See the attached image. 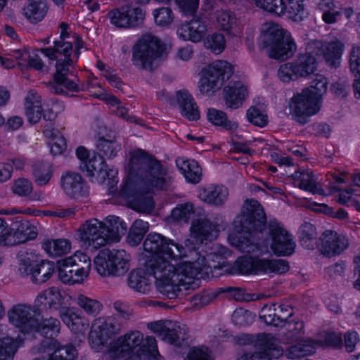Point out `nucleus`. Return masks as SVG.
<instances>
[{
    "instance_id": "1",
    "label": "nucleus",
    "mask_w": 360,
    "mask_h": 360,
    "mask_svg": "<svg viewBox=\"0 0 360 360\" xmlns=\"http://www.w3.org/2000/svg\"><path fill=\"white\" fill-rule=\"evenodd\" d=\"M143 248L145 251L153 254L146 264V273L156 279V287L161 294L169 299H174L183 290L199 288L198 276L206 264L204 257L176 266L171 261L186 257L185 248L157 233L147 236Z\"/></svg>"
},
{
    "instance_id": "2",
    "label": "nucleus",
    "mask_w": 360,
    "mask_h": 360,
    "mask_svg": "<svg viewBox=\"0 0 360 360\" xmlns=\"http://www.w3.org/2000/svg\"><path fill=\"white\" fill-rule=\"evenodd\" d=\"M129 176L122 192L139 212L154 208L153 198L148 193L153 188L167 190L170 178L167 169L153 155L136 148L129 153Z\"/></svg>"
},
{
    "instance_id": "3",
    "label": "nucleus",
    "mask_w": 360,
    "mask_h": 360,
    "mask_svg": "<svg viewBox=\"0 0 360 360\" xmlns=\"http://www.w3.org/2000/svg\"><path fill=\"white\" fill-rule=\"evenodd\" d=\"M39 51L51 60H56V72L53 74V81L47 84L50 91L56 94L74 96L75 93L81 91L78 79L69 77L72 75L74 68L73 59L71 58L73 52L72 42L64 39L54 41L53 47L41 48Z\"/></svg>"
},
{
    "instance_id": "4",
    "label": "nucleus",
    "mask_w": 360,
    "mask_h": 360,
    "mask_svg": "<svg viewBox=\"0 0 360 360\" xmlns=\"http://www.w3.org/2000/svg\"><path fill=\"white\" fill-rule=\"evenodd\" d=\"M260 41L261 48L266 50L270 58L276 60H287L296 50V44L291 37L286 34L278 25H266Z\"/></svg>"
},
{
    "instance_id": "5",
    "label": "nucleus",
    "mask_w": 360,
    "mask_h": 360,
    "mask_svg": "<svg viewBox=\"0 0 360 360\" xmlns=\"http://www.w3.org/2000/svg\"><path fill=\"white\" fill-rule=\"evenodd\" d=\"M143 335L138 330L132 331L112 341L107 352L110 360H144L145 350L141 347Z\"/></svg>"
},
{
    "instance_id": "6",
    "label": "nucleus",
    "mask_w": 360,
    "mask_h": 360,
    "mask_svg": "<svg viewBox=\"0 0 360 360\" xmlns=\"http://www.w3.org/2000/svg\"><path fill=\"white\" fill-rule=\"evenodd\" d=\"M124 323L119 316H106L95 319L89 335V344L96 352L108 349V340L122 330Z\"/></svg>"
},
{
    "instance_id": "7",
    "label": "nucleus",
    "mask_w": 360,
    "mask_h": 360,
    "mask_svg": "<svg viewBox=\"0 0 360 360\" xmlns=\"http://www.w3.org/2000/svg\"><path fill=\"white\" fill-rule=\"evenodd\" d=\"M130 255L124 250L103 249L94 258L95 269L103 277H119L129 269Z\"/></svg>"
},
{
    "instance_id": "8",
    "label": "nucleus",
    "mask_w": 360,
    "mask_h": 360,
    "mask_svg": "<svg viewBox=\"0 0 360 360\" xmlns=\"http://www.w3.org/2000/svg\"><path fill=\"white\" fill-rule=\"evenodd\" d=\"M164 44L151 34L143 36L134 48L132 62L139 69L152 70L155 59L162 55Z\"/></svg>"
},
{
    "instance_id": "9",
    "label": "nucleus",
    "mask_w": 360,
    "mask_h": 360,
    "mask_svg": "<svg viewBox=\"0 0 360 360\" xmlns=\"http://www.w3.org/2000/svg\"><path fill=\"white\" fill-rule=\"evenodd\" d=\"M236 269L242 274H276L287 272L289 265L282 259H260L244 256L236 262Z\"/></svg>"
},
{
    "instance_id": "10",
    "label": "nucleus",
    "mask_w": 360,
    "mask_h": 360,
    "mask_svg": "<svg viewBox=\"0 0 360 360\" xmlns=\"http://www.w3.org/2000/svg\"><path fill=\"white\" fill-rule=\"evenodd\" d=\"M321 102L313 96L309 91L294 95L290 102V115L292 119L300 124L308 122L309 117L316 114L321 109Z\"/></svg>"
},
{
    "instance_id": "11",
    "label": "nucleus",
    "mask_w": 360,
    "mask_h": 360,
    "mask_svg": "<svg viewBox=\"0 0 360 360\" xmlns=\"http://www.w3.org/2000/svg\"><path fill=\"white\" fill-rule=\"evenodd\" d=\"M316 68V60L314 55L307 51L305 53L300 54L292 62L281 65L278 70V76L282 82L288 83L312 74Z\"/></svg>"
},
{
    "instance_id": "12",
    "label": "nucleus",
    "mask_w": 360,
    "mask_h": 360,
    "mask_svg": "<svg viewBox=\"0 0 360 360\" xmlns=\"http://www.w3.org/2000/svg\"><path fill=\"white\" fill-rule=\"evenodd\" d=\"M266 214L264 209L258 201L255 200H246L242 214L236 221L239 224L240 231L247 233L249 236L260 233L266 225Z\"/></svg>"
},
{
    "instance_id": "13",
    "label": "nucleus",
    "mask_w": 360,
    "mask_h": 360,
    "mask_svg": "<svg viewBox=\"0 0 360 360\" xmlns=\"http://www.w3.org/2000/svg\"><path fill=\"white\" fill-rule=\"evenodd\" d=\"M149 328L165 342L175 347H182L186 345L188 338V328L179 322L165 320L150 323Z\"/></svg>"
},
{
    "instance_id": "14",
    "label": "nucleus",
    "mask_w": 360,
    "mask_h": 360,
    "mask_svg": "<svg viewBox=\"0 0 360 360\" xmlns=\"http://www.w3.org/2000/svg\"><path fill=\"white\" fill-rule=\"evenodd\" d=\"M255 347V352L244 353L236 360H271L283 354L279 340L271 334L259 335Z\"/></svg>"
},
{
    "instance_id": "15",
    "label": "nucleus",
    "mask_w": 360,
    "mask_h": 360,
    "mask_svg": "<svg viewBox=\"0 0 360 360\" xmlns=\"http://www.w3.org/2000/svg\"><path fill=\"white\" fill-rule=\"evenodd\" d=\"M39 311L25 304L14 305L8 311L9 322L22 333H30L38 326Z\"/></svg>"
},
{
    "instance_id": "16",
    "label": "nucleus",
    "mask_w": 360,
    "mask_h": 360,
    "mask_svg": "<svg viewBox=\"0 0 360 360\" xmlns=\"http://www.w3.org/2000/svg\"><path fill=\"white\" fill-rule=\"evenodd\" d=\"M344 44L335 39L330 41L314 40L308 43L306 51L315 57H321L326 63L333 68L340 65Z\"/></svg>"
},
{
    "instance_id": "17",
    "label": "nucleus",
    "mask_w": 360,
    "mask_h": 360,
    "mask_svg": "<svg viewBox=\"0 0 360 360\" xmlns=\"http://www.w3.org/2000/svg\"><path fill=\"white\" fill-rule=\"evenodd\" d=\"M79 238L86 248L98 249L110 242L103 222L97 219L85 221L79 228Z\"/></svg>"
},
{
    "instance_id": "18",
    "label": "nucleus",
    "mask_w": 360,
    "mask_h": 360,
    "mask_svg": "<svg viewBox=\"0 0 360 360\" xmlns=\"http://www.w3.org/2000/svg\"><path fill=\"white\" fill-rule=\"evenodd\" d=\"M37 229L29 221L18 217L12 227L0 237V245H15L33 240L37 236Z\"/></svg>"
},
{
    "instance_id": "19",
    "label": "nucleus",
    "mask_w": 360,
    "mask_h": 360,
    "mask_svg": "<svg viewBox=\"0 0 360 360\" xmlns=\"http://www.w3.org/2000/svg\"><path fill=\"white\" fill-rule=\"evenodd\" d=\"M269 233L271 238V248L277 255H290L295 248L292 236L278 221L274 219L269 222Z\"/></svg>"
},
{
    "instance_id": "20",
    "label": "nucleus",
    "mask_w": 360,
    "mask_h": 360,
    "mask_svg": "<svg viewBox=\"0 0 360 360\" xmlns=\"http://www.w3.org/2000/svg\"><path fill=\"white\" fill-rule=\"evenodd\" d=\"M319 239L321 252L328 257L340 255L349 245V240L346 236L338 234L333 230L323 231Z\"/></svg>"
},
{
    "instance_id": "21",
    "label": "nucleus",
    "mask_w": 360,
    "mask_h": 360,
    "mask_svg": "<svg viewBox=\"0 0 360 360\" xmlns=\"http://www.w3.org/2000/svg\"><path fill=\"white\" fill-rule=\"evenodd\" d=\"M61 186L71 198L81 199L89 194V186L82 176L74 172H67L61 176Z\"/></svg>"
},
{
    "instance_id": "22",
    "label": "nucleus",
    "mask_w": 360,
    "mask_h": 360,
    "mask_svg": "<svg viewBox=\"0 0 360 360\" xmlns=\"http://www.w3.org/2000/svg\"><path fill=\"white\" fill-rule=\"evenodd\" d=\"M218 225L209 219L203 218L193 221L191 226V236L198 243H202L206 240H212L217 237Z\"/></svg>"
},
{
    "instance_id": "23",
    "label": "nucleus",
    "mask_w": 360,
    "mask_h": 360,
    "mask_svg": "<svg viewBox=\"0 0 360 360\" xmlns=\"http://www.w3.org/2000/svg\"><path fill=\"white\" fill-rule=\"evenodd\" d=\"M207 31L205 24L198 18H194L182 23L177 29L176 33L179 38L185 41L199 42Z\"/></svg>"
},
{
    "instance_id": "24",
    "label": "nucleus",
    "mask_w": 360,
    "mask_h": 360,
    "mask_svg": "<svg viewBox=\"0 0 360 360\" xmlns=\"http://www.w3.org/2000/svg\"><path fill=\"white\" fill-rule=\"evenodd\" d=\"M63 292L57 287H51L41 292L37 297L34 304L39 310L40 307L57 310L63 304L64 296Z\"/></svg>"
},
{
    "instance_id": "25",
    "label": "nucleus",
    "mask_w": 360,
    "mask_h": 360,
    "mask_svg": "<svg viewBox=\"0 0 360 360\" xmlns=\"http://www.w3.org/2000/svg\"><path fill=\"white\" fill-rule=\"evenodd\" d=\"M224 91L226 105L233 109L239 108L248 96L246 86L240 81L230 82Z\"/></svg>"
},
{
    "instance_id": "26",
    "label": "nucleus",
    "mask_w": 360,
    "mask_h": 360,
    "mask_svg": "<svg viewBox=\"0 0 360 360\" xmlns=\"http://www.w3.org/2000/svg\"><path fill=\"white\" fill-rule=\"evenodd\" d=\"M233 74V68L224 60H217L203 70V77L211 81H219L221 86L225 80H228Z\"/></svg>"
},
{
    "instance_id": "27",
    "label": "nucleus",
    "mask_w": 360,
    "mask_h": 360,
    "mask_svg": "<svg viewBox=\"0 0 360 360\" xmlns=\"http://www.w3.org/2000/svg\"><path fill=\"white\" fill-rule=\"evenodd\" d=\"M199 197L203 202L219 207L227 200L229 190L223 185H210L200 191Z\"/></svg>"
},
{
    "instance_id": "28",
    "label": "nucleus",
    "mask_w": 360,
    "mask_h": 360,
    "mask_svg": "<svg viewBox=\"0 0 360 360\" xmlns=\"http://www.w3.org/2000/svg\"><path fill=\"white\" fill-rule=\"evenodd\" d=\"M181 115L190 121L200 118V111L192 96L187 91H179L176 94Z\"/></svg>"
},
{
    "instance_id": "29",
    "label": "nucleus",
    "mask_w": 360,
    "mask_h": 360,
    "mask_svg": "<svg viewBox=\"0 0 360 360\" xmlns=\"http://www.w3.org/2000/svg\"><path fill=\"white\" fill-rule=\"evenodd\" d=\"M25 115L30 123L38 122L41 117V96L34 90L28 92L25 102Z\"/></svg>"
},
{
    "instance_id": "30",
    "label": "nucleus",
    "mask_w": 360,
    "mask_h": 360,
    "mask_svg": "<svg viewBox=\"0 0 360 360\" xmlns=\"http://www.w3.org/2000/svg\"><path fill=\"white\" fill-rule=\"evenodd\" d=\"M81 169L86 171L87 175L89 176H94L97 175L103 181H105L108 177L110 179V172L112 171H108L106 165L103 158H102L98 154V155H94L88 161L84 163L83 166H80Z\"/></svg>"
},
{
    "instance_id": "31",
    "label": "nucleus",
    "mask_w": 360,
    "mask_h": 360,
    "mask_svg": "<svg viewBox=\"0 0 360 360\" xmlns=\"http://www.w3.org/2000/svg\"><path fill=\"white\" fill-rule=\"evenodd\" d=\"M102 222L110 242H118L127 229L126 223L117 216H109Z\"/></svg>"
},
{
    "instance_id": "32",
    "label": "nucleus",
    "mask_w": 360,
    "mask_h": 360,
    "mask_svg": "<svg viewBox=\"0 0 360 360\" xmlns=\"http://www.w3.org/2000/svg\"><path fill=\"white\" fill-rule=\"evenodd\" d=\"M47 11L46 0H28L23 9L25 16L32 23L41 21Z\"/></svg>"
},
{
    "instance_id": "33",
    "label": "nucleus",
    "mask_w": 360,
    "mask_h": 360,
    "mask_svg": "<svg viewBox=\"0 0 360 360\" xmlns=\"http://www.w3.org/2000/svg\"><path fill=\"white\" fill-rule=\"evenodd\" d=\"M176 163L187 181L197 184L200 181L202 169L195 160L179 158L176 159Z\"/></svg>"
},
{
    "instance_id": "34",
    "label": "nucleus",
    "mask_w": 360,
    "mask_h": 360,
    "mask_svg": "<svg viewBox=\"0 0 360 360\" xmlns=\"http://www.w3.org/2000/svg\"><path fill=\"white\" fill-rule=\"evenodd\" d=\"M60 316L64 323L75 333L83 332L88 328L87 320L71 309H64Z\"/></svg>"
},
{
    "instance_id": "35",
    "label": "nucleus",
    "mask_w": 360,
    "mask_h": 360,
    "mask_svg": "<svg viewBox=\"0 0 360 360\" xmlns=\"http://www.w3.org/2000/svg\"><path fill=\"white\" fill-rule=\"evenodd\" d=\"M64 259V263L75 269V271L82 276H89L91 270L90 257L82 252H76L73 255Z\"/></svg>"
},
{
    "instance_id": "36",
    "label": "nucleus",
    "mask_w": 360,
    "mask_h": 360,
    "mask_svg": "<svg viewBox=\"0 0 360 360\" xmlns=\"http://www.w3.org/2000/svg\"><path fill=\"white\" fill-rule=\"evenodd\" d=\"M143 269H138L131 271L128 276V285L133 290L143 294L150 292V283L146 276Z\"/></svg>"
},
{
    "instance_id": "37",
    "label": "nucleus",
    "mask_w": 360,
    "mask_h": 360,
    "mask_svg": "<svg viewBox=\"0 0 360 360\" xmlns=\"http://www.w3.org/2000/svg\"><path fill=\"white\" fill-rule=\"evenodd\" d=\"M314 352L315 343L311 340H300L286 349L285 356L288 359H293L311 354Z\"/></svg>"
},
{
    "instance_id": "38",
    "label": "nucleus",
    "mask_w": 360,
    "mask_h": 360,
    "mask_svg": "<svg viewBox=\"0 0 360 360\" xmlns=\"http://www.w3.org/2000/svg\"><path fill=\"white\" fill-rule=\"evenodd\" d=\"M349 68L355 79L353 83L356 97L360 98V46H353L349 56Z\"/></svg>"
},
{
    "instance_id": "39",
    "label": "nucleus",
    "mask_w": 360,
    "mask_h": 360,
    "mask_svg": "<svg viewBox=\"0 0 360 360\" xmlns=\"http://www.w3.org/2000/svg\"><path fill=\"white\" fill-rule=\"evenodd\" d=\"M96 149L102 158L112 159L121 150V145L115 139L100 137L96 143Z\"/></svg>"
},
{
    "instance_id": "40",
    "label": "nucleus",
    "mask_w": 360,
    "mask_h": 360,
    "mask_svg": "<svg viewBox=\"0 0 360 360\" xmlns=\"http://www.w3.org/2000/svg\"><path fill=\"white\" fill-rule=\"evenodd\" d=\"M55 269L53 262L41 261L34 265L31 280L36 284H41L48 281L52 276Z\"/></svg>"
},
{
    "instance_id": "41",
    "label": "nucleus",
    "mask_w": 360,
    "mask_h": 360,
    "mask_svg": "<svg viewBox=\"0 0 360 360\" xmlns=\"http://www.w3.org/2000/svg\"><path fill=\"white\" fill-rule=\"evenodd\" d=\"M42 247L50 256L60 257L70 251L71 245L66 239H56L44 240Z\"/></svg>"
},
{
    "instance_id": "42",
    "label": "nucleus",
    "mask_w": 360,
    "mask_h": 360,
    "mask_svg": "<svg viewBox=\"0 0 360 360\" xmlns=\"http://www.w3.org/2000/svg\"><path fill=\"white\" fill-rule=\"evenodd\" d=\"M103 100L110 105L111 110L117 116L129 122L138 123L137 119L128 115L129 110L123 105L122 102L115 96L111 94H105L103 96Z\"/></svg>"
},
{
    "instance_id": "43",
    "label": "nucleus",
    "mask_w": 360,
    "mask_h": 360,
    "mask_svg": "<svg viewBox=\"0 0 360 360\" xmlns=\"http://www.w3.org/2000/svg\"><path fill=\"white\" fill-rule=\"evenodd\" d=\"M148 223L141 219H136L130 227L127 242L131 246H137L148 231Z\"/></svg>"
},
{
    "instance_id": "44",
    "label": "nucleus",
    "mask_w": 360,
    "mask_h": 360,
    "mask_svg": "<svg viewBox=\"0 0 360 360\" xmlns=\"http://www.w3.org/2000/svg\"><path fill=\"white\" fill-rule=\"evenodd\" d=\"M298 234L300 242L304 248L308 250L314 248L317 233L313 224L309 222H304L300 227Z\"/></svg>"
},
{
    "instance_id": "45",
    "label": "nucleus",
    "mask_w": 360,
    "mask_h": 360,
    "mask_svg": "<svg viewBox=\"0 0 360 360\" xmlns=\"http://www.w3.org/2000/svg\"><path fill=\"white\" fill-rule=\"evenodd\" d=\"M60 329V323L57 319L51 317L40 321L38 317V326L34 332H37L44 337L52 338L59 333Z\"/></svg>"
},
{
    "instance_id": "46",
    "label": "nucleus",
    "mask_w": 360,
    "mask_h": 360,
    "mask_svg": "<svg viewBox=\"0 0 360 360\" xmlns=\"http://www.w3.org/2000/svg\"><path fill=\"white\" fill-rule=\"evenodd\" d=\"M285 11L288 13L290 18L296 22L303 20L308 15L304 0H285Z\"/></svg>"
},
{
    "instance_id": "47",
    "label": "nucleus",
    "mask_w": 360,
    "mask_h": 360,
    "mask_svg": "<svg viewBox=\"0 0 360 360\" xmlns=\"http://www.w3.org/2000/svg\"><path fill=\"white\" fill-rule=\"evenodd\" d=\"M300 188L313 194L323 195L324 191L319 186L316 179L310 170L301 172L299 176Z\"/></svg>"
},
{
    "instance_id": "48",
    "label": "nucleus",
    "mask_w": 360,
    "mask_h": 360,
    "mask_svg": "<svg viewBox=\"0 0 360 360\" xmlns=\"http://www.w3.org/2000/svg\"><path fill=\"white\" fill-rule=\"evenodd\" d=\"M208 120L216 126L231 130L238 127L236 122L229 120L225 112L214 108H210L207 113Z\"/></svg>"
},
{
    "instance_id": "49",
    "label": "nucleus",
    "mask_w": 360,
    "mask_h": 360,
    "mask_svg": "<svg viewBox=\"0 0 360 360\" xmlns=\"http://www.w3.org/2000/svg\"><path fill=\"white\" fill-rule=\"evenodd\" d=\"M76 303L88 315L96 316L103 309V304L97 300L87 297L84 295H79L76 298Z\"/></svg>"
},
{
    "instance_id": "50",
    "label": "nucleus",
    "mask_w": 360,
    "mask_h": 360,
    "mask_svg": "<svg viewBox=\"0 0 360 360\" xmlns=\"http://www.w3.org/2000/svg\"><path fill=\"white\" fill-rule=\"evenodd\" d=\"M22 340H13L9 337L0 339V360H12L15 352Z\"/></svg>"
},
{
    "instance_id": "51",
    "label": "nucleus",
    "mask_w": 360,
    "mask_h": 360,
    "mask_svg": "<svg viewBox=\"0 0 360 360\" xmlns=\"http://www.w3.org/2000/svg\"><path fill=\"white\" fill-rule=\"evenodd\" d=\"M328 82L326 77L322 75H315L311 82L310 86L306 89V91H309L311 93V95L319 101H322V96L327 91V84Z\"/></svg>"
},
{
    "instance_id": "52",
    "label": "nucleus",
    "mask_w": 360,
    "mask_h": 360,
    "mask_svg": "<svg viewBox=\"0 0 360 360\" xmlns=\"http://www.w3.org/2000/svg\"><path fill=\"white\" fill-rule=\"evenodd\" d=\"M35 261L32 254L21 252L18 256V272L21 276H32Z\"/></svg>"
},
{
    "instance_id": "53",
    "label": "nucleus",
    "mask_w": 360,
    "mask_h": 360,
    "mask_svg": "<svg viewBox=\"0 0 360 360\" xmlns=\"http://www.w3.org/2000/svg\"><path fill=\"white\" fill-rule=\"evenodd\" d=\"M317 5L323 11L322 19L326 23H335L340 15V11H333L335 5L332 0H319Z\"/></svg>"
},
{
    "instance_id": "54",
    "label": "nucleus",
    "mask_w": 360,
    "mask_h": 360,
    "mask_svg": "<svg viewBox=\"0 0 360 360\" xmlns=\"http://www.w3.org/2000/svg\"><path fill=\"white\" fill-rule=\"evenodd\" d=\"M155 23L158 26L168 27L174 20V14L169 6L160 7L153 11Z\"/></svg>"
},
{
    "instance_id": "55",
    "label": "nucleus",
    "mask_w": 360,
    "mask_h": 360,
    "mask_svg": "<svg viewBox=\"0 0 360 360\" xmlns=\"http://www.w3.org/2000/svg\"><path fill=\"white\" fill-rule=\"evenodd\" d=\"M204 44L207 49L215 54H219L226 47V39L222 34L213 33L206 37Z\"/></svg>"
},
{
    "instance_id": "56",
    "label": "nucleus",
    "mask_w": 360,
    "mask_h": 360,
    "mask_svg": "<svg viewBox=\"0 0 360 360\" xmlns=\"http://www.w3.org/2000/svg\"><path fill=\"white\" fill-rule=\"evenodd\" d=\"M217 23L221 30L230 32L236 26V15L230 11L221 10L216 13Z\"/></svg>"
},
{
    "instance_id": "57",
    "label": "nucleus",
    "mask_w": 360,
    "mask_h": 360,
    "mask_svg": "<svg viewBox=\"0 0 360 360\" xmlns=\"http://www.w3.org/2000/svg\"><path fill=\"white\" fill-rule=\"evenodd\" d=\"M194 214V207L192 203L180 204L172 212V218L179 222L187 223Z\"/></svg>"
},
{
    "instance_id": "58",
    "label": "nucleus",
    "mask_w": 360,
    "mask_h": 360,
    "mask_svg": "<svg viewBox=\"0 0 360 360\" xmlns=\"http://www.w3.org/2000/svg\"><path fill=\"white\" fill-rule=\"evenodd\" d=\"M247 117L250 122L259 127H264L268 124L266 113L255 106H252L248 110Z\"/></svg>"
},
{
    "instance_id": "59",
    "label": "nucleus",
    "mask_w": 360,
    "mask_h": 360,
    "mask_svg": "<svg viewBox=\"0 0 360 360\" xmlns=\"http://www.w3.org/2000/svg\"><path fill=\"white\" fill-rule=\"evenodd\" d=\"M77 352L72 345L60 347L54 350L48 360H75Z\"/></svg>"
},
{
    "instance_id": "60",
    "label": "nucleus",
    "mask_w": 360,
    "mask_h": 360,
    "mask_svg": "<svg viewBox=\"0 0 360 360\" xmlns=\"http://www.w3.org/2000/svg\"><path fill=\"white\" fill-rule=\"evenodd\" d=\"M255 4L263 10L278 15L284 13L283 0H255Z\"/></svg>"
},
{
    "instance_id": "61",
    "label": "nucleus",
    "mask_w": 360,
    "mask_h": 360,
    "mask_svg": "<svg viewBox=\"0 0 360 360\" xmlns=\"http://www.w3.org/2000/svg\"><path fill=\"white\" fill-rule=\"evenodd\" d=\"M32 183L25 178H19L15 180L11 186L13 193L20 197L28 196L32 192Z\"/></svg>"
},
{
    "instance_id": "62",
    "label": "nucleus",
    "mask_w": 360,
    "mask_h": 360,
    "mask_svg": "<svg viewBox=\"0 0 360 360\" xmlns=\"http://www.w3.org/2000/svg\"><path fill=\"white\" fill-rule=\"evenodd\" d=\"M127 19H129V27L141 25L145 18V11L140 8H133L129 6H123Z\"/></svg>"
},
{
    "instance_id": "63",
    "label": "nucleus",
    "mask_w": 360,
    "mask_h": 360,
    "mask_svg": "<svg viewBox=\"0 0 360 360\" xmlns=\"http://www.w3.org/2000/svg\"><path fill=\"white\" fill-rule=\"evenodd\" d=\"M33 175L38 185L44 186L49 183L51 178V167L48 164H42L34 169Z\"/></svg>"
},
{
    "instance_id": "64",
    "label": "nucleus",
    "mask_w": 360,
    "mask_h": 360,
    "mask_svg": "<svg viewBox=\"0 0 360 360\" xmlns=\"http://www.w3.org/2000/svg\"><path fill=\"white\" fill-rule=\"evenodd\" d=\"M127 13H124V8L115 9L108 13V18L110 22L117 27H129V19H127Z\"/></svg>"
}]
</instances>
